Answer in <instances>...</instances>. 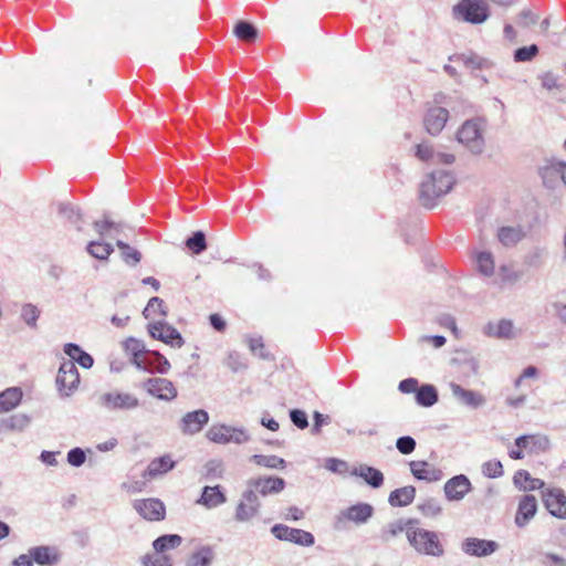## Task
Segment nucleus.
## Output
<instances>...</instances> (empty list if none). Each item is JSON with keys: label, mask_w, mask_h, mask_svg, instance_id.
Returning a JSON list of instances; mask_svg holds the SVG:
<instances>
[{"label": "nucleus", "mask_w": 566, "mask_h": 566, "mask_svg": "<svg viewBox=\"0 0 566 566\" xmlns=\"http://www.w3.org/2000/svg\"><path fill=\"white\" fill-rule=\"evenodd\" d=\"M499 241L504 247H514L525 237V232L522 227H501L496 234Z\"/></svg>", "instance_id": "72a5a7b5"}, {"label": "nucleus", "mask_w": 566, "mask_h": 566, "mask_svg": "<svg viewBox=\"0 0 566 566\" xmlns=\"http://www.w3.org/2000/svg\"><path fill=\"white\" fill-rule=\"evenodd\" d=\"M513 483L518 490L524 492L542 490L545 486L543 480L533 478L526 470L516 471L513 476Z\"/></svg>", "instance_id": "c756f323"}, {"label": "nucleus", "mask_w": 566, "mask_h": 566, "mask_svg": "<svg viewBox=\"0 0 566 566\" xmlns=\"http://www.w3.org/2000/svg\"><path fill=\"white\" fill-rule=\"evenodd\" d=\"M224 364L233 373H238L247 368V361L243 356L234 350L228 354Z\"/></svg>", "instance_id": "4d7b16f0"}, {"label": "nucleus", "mask_w": 566, "mask_h": 566, "mask_svg": "<svg viewBox=\"0 0 566 566\" xmlns=\"http://www.w3.org/2000/svg\"><path fill=\"white\" fill-rule=\"evenodd\" d=\"M478 270L485 276H491L494 273V259L491 252H479L476 254Z\"/></svg>", "instance_id": "de8ad7c7"}, {"label": "nucleus", "mask_w": 566, "mask_h": 566, "mask_svg": "<svg viewBox=\"0 0 566 566\" xmlns=\"http://www.w3.org/2000/svg\"><path fill=\"white\" fill-rule=\"evenodd\" d=\"M416 156L422 161H432L434 160L436 151L432 146L429 144H419L416 148Z\"/></svg>", "instance_id": "0e129e2a"}, {"label": "nucleus", "mask_w": 566, "mask_h": 566, "mask_svg": "<svg viewBox=\"0 0 566 566\" xmlns=\"http://www.w3.org/2000/svg\"><path fill=\"white\" fill-rule=\"evenodd\" d=\"M214 558V552L210 546H201L186 560V566H210Z\"/></svg>", "instance_id": "e433bc0d"}, {"label": "nucleus", "mask_w": 566, "mask_h": 566, "mask_svg": "<svg viewBox=\"0 0 566 566\" xmlns=\"http://www.w3.org/2000/svg\"><path fill=\"white\" fill-rule=\"evenodd\" d=\"M461 548L467 555L485 557L495 553L499 548V544L491 539L468 537L462 542Z\"/></svg>", "instance_id": "dca6fc26"}, {"label": "nucleus", "mask_w": 566, "mask_h": 566, "mask_svg": "<svg viewBox=\"0 0 566 566\" xmlns=\"http://www.w3.org/2000/svg\"><path fill=\"white\" fill-rule=\"evenodd\" d=\"M352 475L359 476L374 489H378L384 484V474L378 469L367 464H360L352 470Z\"/></svg>", "instance_id": "c85d7f7f"}, {"label": "nucleus", "mask_w": 566, "mask_h": 566, "mask_svg": "<svg viewBox=\"0 0 566 566\" xmlns=\"http://www.w3.org/2000/svg\"><path fill=\"white\" fill-rule=\"evenodd\" d=\"M418 510L422 515L434 517L441 514L442 509L436 499H427L418 505Z\"/></svg>", "instance_id": "5fc2aeb1"}, {"label": "nucleus", "mask_w": 566, "mask_h": 566, "mask_svg": "<svg viewBox=\"0 0 566 566\" xmlns=\"http://www.w3.org/2000/svg\"><path fill=\"white\" fill-rule=\"evenodd\" d=\"M542 564L544 566H566V558L554 553L543 555Z\"/></svg>", "instance_id": "774afa93"}, {"label": "nucleus", "mask_w": 566, "mask_h": 566, "mask_svg": "<svg viewBox=\"0 0 566 566\" xmlns=\"http://www.w3.org/2000/svg\"><path fill=\"white\" fill-rule=\"evenodd\" d=\"M86 251L93 258L104 261L109 258V255L113 253L114 249H113L112 244H109V243H105L102 241H91L86 247Z\"/></svg>", "instance_id": "a18cd8bd"}, {"label": "nucleus", "mask_w": 566, "mask_h": 566, "mask_svg": "<svg viewBox=\"0 0 566 566\" xmlns=\"http://www.w3.org/2000/svg\"><path fill=\"white\" fill-rule=\"evenodd\" d=\"M174 467L175 462L171 460L170 455L156 458L149 462L146 470L143 472V478L146 480H153L169 472Z\"/></svg>", "instance_id": "393cba45"}, {"label": "nucleus", "mask_w": 566, "mask_h": 566, "mask_svg": "<svg viewBox=\"0 0 566 566\" xmlns=\"http://www.w3.org/2000/svg\"><path fill=\"white\" fill-rule=\"evenodd\" d=\"M34 563L41 566H52L60 560L59 552L51 546H35L29 549Z\"/></svg>", "instance_id": "bb28decb"}, {"label": "nucleus", "mask_w": 566, "mask_h": 566, "mask_svg": "<svg viewBox=\"0 0 566 566\" xmlns=\"http://www.w3.org/2000/svg\"><path fill=\"white\" fill-rule=\"evenodd\" d=\"M30 424V417L24 413L12 415L0 421V432L23 431Z\"/></svg>", "instance_id": "4c0bfd02"}, {"label": "nucleus", "mask_w": 566, "mask_h": 566, "mask_svg": "<svg viewBox=\"0 0 566 566\" xmlns=\"http://www.w3.org/2000/svg\"><path fill=\"white\" fill-rule=\"evenodd\" d=\"M374 514V507L368 503H358L352 505L343 511L335 517V528L340 530L345 527L346 522L355 524H365Z\"/></svg>", "instance_id": "1a4fd4ad"}, {"label": "nucleus", "mask_w": 566, "mask_h": 566, "mask_svg": "<svg viewBox=\"0 0 566 566\" xmlns=\"http://www.w3.org/2000/svg\"><path fill=\"white\" fill-rule=\"evenodd\" d=\"M472 490L469 478L464 474L449 479L443 488L448 501H461Z\"/></svg>", "instance_id": "a211bd4d"}, {"label": "nucleus", "mask_w": 566, "mask_h": 566, "mask_svg": "<svg viewBox=\"0 0 566 566\" xmlns=\"http://www.w3.org/2000/svg\"><path fill=\"white\" fill-rule=\"evenodd\" d=\"M149 373H158L165 375L170 369V363L168 359L158 352L148 350L146 356L143 357L142 368Z\"/></svg>", "instance_id": "b1692460"}, {"label": "nucleus", "mask_w": 566, "mask_h": 566, "mask_svg": "<svg viewBox=\"0 0 566 566\" xmlns=\"http://www.w3.org/2000/svg\"><path fill=\"white\" fill-rule=\"evenodd\" d=\"M116 245L119 249L120 258L126 265L134 268L139 264L142 261V253L137 249L122 240H116Z\"/></svg>", "instance_id": "ea45409f"}, {"label": "nucleus", "mask_w": 566, "mask_h": 566, "mask_svg": "<svg viewBox=\"0 0 566 566\" xmlns=\"http://www.w3.org/2000/svg\"><path fill=\"white\" fill-rule=\"evenodd\" d=\"M156 313H159L163 316H167L164 301L157 296H154L148 301L146 307L143 311V315L145 318H150Z\"/></svg>", "instance_id": "3c124183"}, {"label": "nucleus", "mask_w": 566, "mask_h": 566, "mask_svg": "<svg viewBox=\"0 0 566 566\" xmlns=\"http://www.w3.org/2000/svg\"><path fill=\"white\" fill-rule=\"evenodd\" d=\"M416 497V488L407 485L390 492L388 502L394 507H402L411 504Z\"/></svg>", "instance_id": "2f4dec72"}, {"label": "nucleus", "mask_w": 566, "mask_h": 566, "mask_svg": "<svg viewBox=\"0 0 566 566\" xmlns=\"http://www.w3.org/2000/svg\"><path fill=\"white\" fill-rule=\"evenodd\" d=\"M123 223H116L112 221L107 216H104V219L101 221L94 222V229L96 232L103 237L107 233L108 230H113L116 234H119L124 230Z\"/></svg>", "instance_id": "8fccbe9b"}, {"label": "nucleus", "mask_w": 566, "mask_h": 566, "mask_svg": "<svg viewBox=\"0 0 566 566\" xmlns=\"http://www.w3.org/2000/svg\"><path fill=\"white\" fill-rule=\"evenodd\" d=\"M233 33L244 42H253L258 38V29L252 23L243 20L235 24Z\"/></svg>", "instance_id": "c03bdc74"}, {"label": "nucleus", "mask_w": 566, "mask_h": 566, "mask_svg": "<svg viewBox=\"0 0 566 566\" xmlns=\"http://www.w3.org/2000/svg\"><path fill=\"white\" fill-rule=\"evenodd\" d=\"M450 389L454 398H457L462 405L479 408L485 403V398L480 392L464 389L462 386L455 382L450 384Z\"/></svg>", "instance_id": "5701e85b"}, {"label": "nucleus", "mask_w": 566, "mask_h": 566, "mask_svg": "<svg viewBox=\"0 0 566 566\" xmlns=\"http://www.w3.org/2000/svg\"><path fill=\"white\" fill-rule=\"evenodd\" d=\"M325 469H327L328 471H331L333 473L343 474V473L347 472L348 464L344 460L336 459V458H328L325 461Z\"/></svg>", "instance_id": "680f3d73"}, {"label": "nucleus", "mask_w": 566, "mask_h": 566, "mask_svg": "<svg viewBox=\"0 0 566 566\" xmlns=\"http://www.w3.org/2000/svg\"><path fill=\"white\" fill-rule=\"evenodd\" d=\"M182 543V537L178 534L161 535L153 542V548L156 553H165L174 549Z\"/></svg>", "instance_id": "79ce46f5"}, {"label": "nucleus", "mask_w": 566, "mask_h": 566, "mask_svg": "<svg viewBox=\"0 0 566 566\" xmlns=\"http://www.w3.org/2000/svg\"><path fill=\"white\" fill-rule=\"evenodd\" d=\"M142 387L147 391V394L159 400L171 401L178 395L174 382L167 378H148L143 381Z\"/></svg>", "instance_id": "9d476101"}, {"label": "nucleus", "mask_w": 566, "mask_h": 566, "mask_svg": "<svg viewBox=\"0 0 566 566\" xmlns=\"http://www.w3.org/2000/svg\"><path fill=\"white\" fill-rule=\"evenodd\" d=\"M455 19L472 24H481L490 17L489 4L485 0H460L453 7Z\"/></svg>", "instance_id": "39448f33"}, {"label": "nucleus", "mask_w": 566, "mask_h": 566, "mask_svg": "<svg viewBox=\"0 0 566 566\" xmlns=\"http://www.w3.org/2000/svg\"><path fill=\"white\" fill-rule=\"evenodd\" d=\"M186 247L193 254H201L207 249L206 234L202 231H196L186 240Z\"/></svg>", "instance_id": "09e8293b"}, {"label": "nucleus", "mask_w": 566, "mask_h": 566, "mask_svg": "<svg viewBox=\"0 0 566 566\" xmlns=\"http://www.w3.org/2000/svg\"><path fill=\"white\" fill-rule=\"evenodd\" d=\"M563 165L564 161L557 160L555 158L545 160V164L538 169V174L545 186L553 187L557 178H560Z\"/></svg>", "instance_id": "cd10ccee"}, {"label": "nucleus", "mask_w": 566, "mask_h": 566, "mask_svg": "<svg viewBox=\"0 0 566 566\" xmlns=\"http://www.w3.org/2000/svg\"><path fill=\"white\" fill-rule=\"evenodd\" d=\"M248 490H254V493L266 496L270 494H277L285 488V481L282 478H258L248 481Z\"/></svg>", "instance_id": "6ab92c4d"}, {"label": "nucleus", "mask_w": 566, "mask_h": 566, "mask_svg": "<svg viewBox=\"0 0 566 566\" xmlns=\"http://www.w3.org/2000/svg\"><path fill=\"white\" fill-rule=\"evenodd\" d=\"M85 460V452L81 448H73L67 452V462L73 467H81Z\"/></svg>", "instance_id": "69168bd1"}, {"label": "nucleus", "mask_w": 566, "mask_h": 566, "mask_svg": "<svg viewBox=\"0 0 566 566\" xmlns=\"http://www.w3.org/2000/svg\"><path fill=\"white\" fill-rule=\"evenodd\" d=\"M251 460L258 465L269 468V469H284L285 460L277 455H264V454H254L251 457Z\"/></svg>", "instance_id": "49530a36"}, {"label": "nucleus", "mask_w": 566, "mask_h": 566, "mask_svg": "<svg viewBox=\"0 0 566 566\" xmlns=\"http://www.w3.org/2000/svg\"><path fill=\"white\" fill-rule=\"evenodd\" d=\"M546 510L555 517L566 520V494L562 489L553 488L542 491Z\"/></svg>", "instance_id": "4468645a"}, {"label": "nucleus", "mask_w": 566, "mask_h": 566, "mask_svg": "<svg viewBox=\"0 0 566 566\" xmlns=\"http://www.w3.org/2000/svg\"><path fill=\"white\" fill-rule=\"evenodd\" d=\"M537 512V500L534 495L525 494L518 501L514 522L517 527H525Z\"/></svg>", "instance_id": "aec40b11"}, {"label": "nucleus", "mask_w": 566, "mask_h": 566, "mask_svg": "<svg viewBox=\"0 0 566 566\" xmlns=\"http://www.w3.org/2000/svg\"><path fill=\"white\" fill-rule=\"evenodd\" d=\"M59 216L67 221L70 224L74 226L76 230L81 231L82 226L84 223L83 214L80 208L69 203V202H59L56 205Z\"/></svg>", "instance_id": "7c9ffc66"}, {"label": "nucleus", "mask_w": 566, "mask_h": 566, "mask_svg": "<svg viewBox=\"0 0 566 566\" xmlns=\"http://www.w3.org/2000/svg\"><path fill=\"white\" fill-rule=\"evenodd\" d=\"M247 342L253 355L265 360L271 358L270 354L265 350V346L261 336L248 337Z\"/></svg>", "instance_id": "864d4df0"}, {"label": "nucleus", "mask_w": 566, "mask_h": 566, "mask_svg": "<svg viewBox=\"0 0 566 566\" xmlns=\"http://www.w3.org/2000/svg\"><path fill=\"white\" fill-rule=\"evenodd\" d=\"M448 119L449 111L447 108L433 106L428 108L423 117V125L428 134L437 136L442 132Z\"/></svg>", "instance_id": "f3484780"}, {"label": "nucleus", "mask_w": 566, "mask_h": 566, "mask_svg": "<svg viewBox=\"0 0 566 566\" xmlns=\"http://www.w3.org/2000/svg\"><path fill=\"white\" fill-rule=\"evenodd\" d=\"M208 422L209 413L203 409H198L182 416L179 429L186 436H193L199 433Z\"/></svg>", "instance_id": "2eb2a0df"}, {"label": "nucleus", "mask_w": 566, "mask_h": 566, "mask_svg": "<svg viewBox=\"0 0 566 566\" xmlns=\"http://www.w3.org/2000/svg\"><path fill=\"white\" fill-rule=\"evenodd\" d=\"M56 388L61 397H70L80 384L78 370L75 363L64 360L57 371L55 379Z\"/></svg>", "instance_id": "0eeeda50"}, {"label": "nucleus", "mask_w": 566, "mask_h": 566, "mask_svg": "<svg viewBox=\"0 0 566 566\" xmlns=\"http://www.w3.org/2000/svg\"><path fill=\"white\" fill-rule=\"evenodd\" d=\"M39 316L40 311L35 305L29 303L22 306L21 317L30 327L36 326Z\"/></svg>", "instance_id": "13d9d810"}, {"label": "nucleus", "mask_w": 566, "mask_h": 566, "mask_svg": "<svg viewBox=\"0 0 566 566\" xmlns=\"http://www.w3.org/2000/svg\"><path fill=\"white\" fill-rule=\"evenodd\" d=\"M486 127L488 122L484 117L467 119L457 132V140L471 154L480 155L485 148Z\"/></svg>", "instance_id": "f03ea898"}, {"label": "nucleus", "mask_w": 566, "mask_h": 566, "mask_svg": "<svg viewBox=\"0 0 566 566\" xmlns=\"http://www.w3.org/2000/svg\"><path fill=\"white\" fill-rule=\"evenodd\" d=\"M538 52L539 50L536 44L518 48L514 51V61L530 62L538 54Z\"/></svg>", "instance_id": "6e6d98bb"}, {"label": "nucleus", "mask_w": 566, "mask_h": 566, "mask_svg": "<svg viewBox=\"0 0 566 566\" xmlns=\"http://www.w3.org/2000/svg\"><path fill=\"white\" fill-rule=\"evenodd\" d=\"M418 523L417 520L409 518V520H398L392 523H389L386 528L381 531V538L385 542L390 541L398 534L406 532V535L408 536V530H415V525Z\"/></svg>", "instance_id": "473e14b6"}, {"label": "nucleus", "mask_w": 566, "mask_h": 566, "mask_svg": "<svg viewBox=\"0 0 566 566\" xmlns=\"http://www.w3.org/2000/svg\"><path fill=\"white\" fill-rule=\"evenodd\" d=\"M260 500L254 490H245L235 507L234 518L238 522H249L259 514Z\"/></svg>", "instance_id": "ddd939ff"}, {"label": "nucleus", "mask_w": 566, "mask_h": 566, "mask_svg": "<svg viewBox=\"0 0 566 566\" xmlns=\"http://www.w3.org/2000/svg\"><path fill=\"white\" fill-rule=\"evenodd\" d=\"M125 350L133 356V364L137 368H142L143 357L146 356L147 352L142 340L129 337L124 343Z\"/></svg>", "instance_id": "58836bf2"}, {"label": "nucleus", "mask_w": 566, "mask_h": 566, "mask_svg": "<svg viewBox=\"0 0 566 566\" xmlns=\"http://www.w3.org/2000/svg\"><path fill=\"white\" fill-rule=\"evenodd\" d=\"M133 507L143 518L150 522L163 521L166 516V506L159 499L135 500Z\"/></svg>", "instance_id": "9b49d317"}, {"label": "nucleus", "mask_w": 566, "mask_h": 566, "mask_svg": "<svg viewBox=\"0 0 566 566\" xmlns=\"http://www.w3.org/2000/svg\"><path fill=\"white\" fill-rule=\"evenodd\" d=\"M450 60L455 62H462L465 66L472 69L482 67V59L475 54H459L450 57Z\"/></svg>", "instance_id": "052dcab7"}, {"label": "nucleus", "mask_w": 566, "mask_h": 566, "mask_svg": "<svg viewBox=\"0 0 566 566\" xmlns=\"http://www.w3.org/2000/svg\"><path fill=\"white\" fill-rule=\"evenodd\" d=\"M416 401L421 407H432L438 401V391L433 385H422L416 392Z\"/></svg>", "instance_id": "a19ab883"}, {"label": "nucleus", "mask_w": 566, "mask_h": 566, "mask_svg": "<svg viewBox=\"0 0 566 566\" xmlns=\"http://www.w3.org/2000/svg\"><path fill=\"white\" fill-rule=\"evenodd\" d=\"M455 184L454 176L447 170H434L421 182L419 199L423 207L432 209Z\"/></svg>", "instance_id": "f257e3e1"}, {"label": "nucleus", "mask_w": 566, "mask_h": 566, "mask_svg": "<svg viewBox=\"0 0 566 566\" xmlns=\"http://www.w3.org/2000/svg\"><path fill=\"white\" fill-rule=\"evenodd\" d=\"M486 334L501 339H511L514 337V325L511 319H500L497 323H489Z\"/></svg>", "instance_id": "f704fd0d"}, {"label": "nucleus", "mask_w": 566, "mask_h": 566, "mask_svg": "<svg viewBox=\"0 0 566 566\" xmlns=\"http://www.w3.org/2000/svg\"><path fill=\"white\" fill-rule=\"evenodd\" d=\"M409 544L420 554L441 557L444 554L443 545L436 532L415 527L408 530Z\"/></svg>", "instance_id": "20e7f679"}, {"label": "nucleus", "mask_w": 566, "mask_h": 566, "mask_svg": "<svg viewBox=\"0 0 566 566\" xmlns=\"http://www.w3.org/2000/svg\"><path fill=\"white\" fill-rule=\"evenodd\" d=\"M206 436L210 441L220 444H242L250 440V434L244 428H237L223 423L211 426Z\"/></svg>", "instance_id": "423d86ee"}, {"label": "nucleus", "mask_w": 566, "mask_h": 566, "mask_svg": "<svg viewBox=\"0 0 566 566\" xmlns=\"http://www.w3.org/2000/svg\"><path fill=\"white\" fill-rule=\"evenodd\" d=\"M271 533L279 541L290 542L302 547H311L315 544V537L311 532L293 528L285 524L273 525Z\"/></svg>", "instance_id": "6e6552de"}, {"label": "nucleus", "mask_w": 566, "mask_h": 566, "mask_svg": "<svg viewBox=\"0 0 566 566\" xmlns=\"http://www.w3.org/2000/svg\"><path fill=\"white\" fill-rule=\"evenodd\" d=\"M290 418L293 424L298 429H305L308 427L307 416L303 410L292 409L290 411Z\"/></svg>", "instance_id": "338daca9"}, {"label": "nucleus", "mask_w": 566, "mask_h": 566, "mask_svg": "<svg viewBox=\"0 0 566 566\" xmlns=\"http://www.w3.org/2000/svg\"><path fill=\"white\" fill-rule=\"evenodd\" d=\"M226 502L227 497L220 485L205 486L200 499L197 501L198 504H201L207 509L218 507Z\"/></svg>", "instance_id": "a878e982"}, {"label": "nucleus", "mask_w": 566, "mask_h": 566, "mask_svg": "<svg viewBox=\"0 0 566 566\" xmlns=\"http://www.w3.org/2000/svg\"><path fill=\"white\" fill-rule=\"evenodd\" d=\"M144 566H172L171 558L167 555H147L143 559Z\"/></svg>", "instance_id": "e2e57ef3"}, {"label": "nucleus", "mask_w": 566, "mask_h": 566, "mask_svg": "<svg viewBox=\"0 0 566 566\" xmlns=\"http://www.w3.org/2000/svg\"><path fill=\"white\" fill-rule=\"evenodd\" d=\"M416 440L410 436H403L397 439L396 448L401 454H410L416 449Z\"/></svg>", "instance_id": "bf43d9fd"}, {"label": "nucleus", "mask_w": 566, "mask_h": 566, "mask_svg": "<svg viewBox=\"0 0 566 566\" xmlns=\"http://www.w3.org/2000/svg\"><path fill=\"white\" fill-rule=\"evenodd\" d=\"M224 474V463L220 459H211L207 461L202 468V476L206 480H220Z\"/></svg>", "instance_id": "37998d69"}, {"label": "nucleus", "mask_w": 566, "mask_h": 566, "mask_svg": "<svg viewBox=\"0 0 566 566\" xmlns=\"http://www.w3.org/2000/svg\"><path fill=\"white\" fill-rule=\"evenodd\" d=\"M149 335L171 347L180 348L185 340L181 334L171 325L166 322L150 323L148 325Z\"/></svg>", "instance_id": "f8f14e48"}, {"label": "nucleus", "mask_w": 566, "mask_h": 566, "mask_svg": "<svg viewBox=\"0 0 566 566\" xmlns=\"http://www.w3.org/2000/svg\"><path fill=\"white\" fill-rule=\"evenodd\" d=\"M515 446L524 448L528 453L539 454L548 451L551 442L545 434H523L515 439Z\"/></svg>", "instance_id": "412c9836"}, {"label": "nucleus", "mask_w": 566, "mask_h": 566, "mask_svg": "<svg viewBox=\"0 0 566 566\" xmlns=\"http://www.w3.org/2000/svg\"><path fill=\"white\" fill-rule=\"evenodd\" d=\"M409 468L417 480L428 483L440 481L443 475L440 469L423 460L409 462Z\"/></svg>", "instance_id": "4be33fe9"}, {"label": "nucleus", "mask_w": 566, "mask_h": 566, "mask_svg": "<svg viewBox=\"0 0 566 566\" xmlns=\"http://www.w3.org/2000/svg\"><path fill=\"white\" fill-rule=\"evenodd\" d=\"M22 390L19 387H10L0 392V412L14 409L22 399Z\"/></svg>", "instance_id": "c9c22d12"}, {"label": "nucleus", "mask_w": 566, "mask_h": 566, "mask_svg": "<svg viewBox=\"0 0 566 566\" xmlns=\"http://www.w3.org/2000/svg\"><path fill=\"white\" fill-rule=\"evenodd\" d=\"M482 474L489 479H497L504 474L503 464L500 460H490L482 464Z\"/></svg>", "instance_id": "603ef678"}, {"label": "nucleus", "mask_w": 566, "mask_h": 566, "mask_svg": "<svg viewBox=\"0 0 566 566\" xmlns=\"http://www.w3.org/2000/svg\"><path fill=\"white\" fill-rule=\"evenodd\" d=\"M97 405L109 412L133 411L142 407V400L132 392L114 389L103 392L97 398Z\"/></svg>", "instance_id": "7ed1b4c3"}]
</instances>
